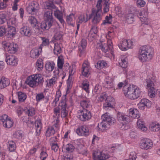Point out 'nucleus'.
Segmentation results:
<instances>
[{
	"label": "nucleus",
	"mask_w": 160,
	"mask_h": 160,
	"mask_svg": "<svg viewBox=\"0 0 160 160\" xmlns=\"http://www.w3.org/2000/svg\"><path fill=\"white\" fill-rule=\"evenodd\" d=\"M139 52L138 58L142 62L150 61L153 56V48L149 45H144L140 47Z\"/></svg>",
	"instance_id": "f257e3e1"
},
{
	"label": "nucleus",
	"mask_w": 160,
	"mask_h": 160,
	"mask_svg": "<svg viewBox=\"0 0 160 160\" xmlns=\"http://www.w3.org/2000/svg\"><path fill=\"white\" fill-rule=\"evenodd\" d=\"M45 21L40 23V27L43 30H48L53 24L54 20L51 11L46 12L44 15Z\"/></svg>",
	"instance_id": "f03ea898"
},
{
	"label": "nucleus",
	"mask_w": 160,
	"mask_h": 160,
	"mask_svg": "<svg viewBox=\"0 0 160 160\" xmlns=\"http://www.w3.org/2000/svg\"><path fill=\"white\" fill-rule=\"evenodd\" d=\"M44 81L43 77L41 74L32 75L27 78L26 80V84L31 88H35Z\"/></svg>",
	"instance_id": "7ed1b4c3"
},
{
	"label": "nucleus",
	"mask_w": 160,
	"mask_h": 160,
	"mask_svg": "<svg viewBox=\"0 0 160 160\" xmlns=\"http://www.w3.org/2000/svg\"><path fill=\"white\" fill-rule=\"evenodd\" d=\"M102 1V0H98V1L96 6L97 10H93L92 11L91 15L93 17L92 19V22L94 24L99 23L102 19V10L101 3Z\"/></svg>",
	"instance_id": "20e7f679"
},
{
	"label": "nucleus",
	"mask_w": 160,
	"mask_h": 160,
	"mask_svg": "<svg viewBox=\"0 0 160 160\" xmlns=\"http://www.w3.org/2000/svg\"><path fill=\"white\" fill-rule=\"evenodd\" d=\"M66 95H63L59 104L61 115L62 117H66L68 114V107L67 103Z\"/></svg>",
	"instance_id": "39448f33"
},
{
	"label": "nucleus",
	"mask_w": 160,
	"mask_h": 160,
	"mask_svg": "<svg viewBox=\"0 0 160 160\" xmlns=\"http://www.w3.org/2000/svg\"><path fill=\"white\" fill-rule=\"evenodd\" d=\"M134 11H135V14H137V16L139 18L142 22L146 25L148 24V12L146 10L143 9L141 11L138 10L136 9H134Z\"/></svg>",
	"instance_id": "423d86ee"
},
{
	"label": "nucleus",
	"mask_w": 160,
	"mask_h": 160,
	"mask_svg": "<svg viewBox=\"0 0 160 160\" xmlns=\"http://www.w3.org/2000/svg\"><path fill=\"white\" fill-rule=\"evenodd\" d=\"M8 116L6 114H4L0 117V122L2 124L4 127L10 128L13 124L12 120L10 118H8Z\"/></svg>",
	"instance_id": "0eeeda50"
},
{
	"label": "nucleus",
	"mask_w": 160,
	"mask_h": 160,
	"mask_svg": "<svg viewBox=\"0 0 160 160\" xmlns=\"http://www.w3.org/2000/svg\"><path fill=\"white\" fill-rule=\"evenodd\" d=\"M78 113L79 114V118L82 121H88L91 119L92 117L90 112L85 109L79 110Z\"/></svg>",
	"instance_id": "6e6552de"
},
{
	"label": "nucleus",
	"mask_w": 160,
	"mask_h": 160,
	"mask_svg": "<svg viewBox=\"0 0 160 160\" xmlns=\"http://www.w3.org/2000/svg\"><path fill=\"white\" fill-rule=\"evenodd\" d=\"M153 146L152 141L151 139L148 138L142 139L139 143L140 148L145 150L151 149Z\"/></svg>",
	"instance_id": "1a4fd4ad"
},
{
	"label": "nucleus",
	"mask_w": 160,
	"mask_h": 160,
	"mask_svg": "<svg viewBox=\"0 0 160 160\" xmlns=\"http://www.w3.org/2000/svg\"><path fill=\"white\" fill-rule=\"evenodd\" d=\"M145 83L147 85V89H148V94L151 98L155 96L156 89L153 87L154 83L150 79H146Z\"/></svg>",
	"instance_id": "9d476101"
},
{
	"label": "nucleus",
	"mask_w": 160,
	"mask_h": 160,
	"mask_svg": "<svg viewBox=\"0 0 160 160\" xmlns=\"http://www.w3.org/2000/svg\"><path fill=\"white\" fill-rule=\"evenodd\" d=\"M92 156L94 160H105L109 158V155L98 150L93 152Z\"/></svg>",
	"instance_id": "9b49d317"
},
{
	"label": "nucleus",
	"mask_w": 160,
	"mask_h": 160,
	"mask_svg": "<svg viewBox=\"0 0 160 160\" xmlns=\"http://www.w3.org/2000/svg\"><path fill=\"white\" fill-rule=\"evenodd\" d=\"M134 85H130L129 87L125 86L124 88V94L125 96L131 99H136L137 98H134L133 96L135 95L133 92Z\"/></svg>",
	"instance_id": "f8f14e48"
},
{
	"label": "nucleus",
	"mask_w": 160,
	"mask_h": 160,
	"mask_svg": "<svg viewBox=\"0 0 160 160\" xmlns=\"http://www.w3.org/2000/svg\"><path fill=\"white\" fill-rule=\"evenodd\" d=\"M26 9L27 11L29 14H34L39 10V5L37 2L33 1L28 4Z\"/></svg>",
	"instance_id": "ddd939ff"
},
{
	"label": "nucleus",
	"mask_w": 160,
	"mask_h": 160,
	"mask_svg": "<svg viewBox=\"0 0 160 160\" xmlns=\"http://www.w3.org/2000/svg\"><path fill=\"white\" fill-rule=\"evenodd\" d=\"M4 46V48L10 53H14L17 50L18 46L13 43H10L3 42L2 43Z\"/></svg>",
	"instance_id": "4468645a"
},
{
	"label": "nucleus",
	"mask_w": 160,
	"mask_h": 160,
	"mask_svg": "<svg viewBox=\"0 0 160 160\" xmlns=\"http://www.w3.org/2000/svg\"><path fill=\"white\" fill-rule=\"evenodd\" d=\"M117 119L123 126L130 122L129 117L120 112L117 114Z\"/></svg>",
	"instance_id": "2eb2a0df"
},
{
	"label": "nucleus",
	"mask_w": 160,
	"mask_h": 160,
	"mask_svg": "<svg viewBox=\"0 0 160 160\" xmlns=\"http://www.w3.org/2000/svg\"><path fill=\"white\" fill-rule=\"evenodd\" d=\"M76 132L78 135L81 136H87L89 134V128L86 125L78 127L76 129Z\"/></svg>",
	"instance_id": "dca6fc26"
},
{
	"label": "nucleus",
	"mask_w": 160,
	"mask_h": 160,
	"mask_svg": "<svg viewBox=\"0 0 160 160\" xmlns=\"http://www.w3.org/2000/svg\"><path fill=\"white\" fill-rule=\"evenodd\" d=\"M5 61L8 65L14 66L18 64V60L15 56L9 55H6Z\"/></svg>",
	"instance_id": "f3484780"
},
{
	"label": "nucleus",
	"mask_w": 160,
	"mask_h": 160,
	"mask_svg": "<svg viewBox=\"0 0 160 160\" xmlns=\"http://www.w3.org/2000/svg\"><path fill=\"white\" fill-rule=\"evenodd\" d=\"M90 67L89 62L85 61L82 65V73L83 76L88 77L90 74Z\"/></svg>",
	"instance_id": "a211bd4d"
},
{
	"label": "nucleus",
	"mask_w": 160,
	"mask_h": 160,
	"mask_svg": "<svg viewBox=\"0 0 160 160\" xmlns=\"http://www.w3.org/2000/svg\"><path fill=\"white\" fill-rule=\"evenodd\" d=\"M151 105V101L146 98L141 99L139 103L138 104L139 108L142 110L144 109L145 107H149Z\"/></svg>",
	"instance_id": "6ab92c4d"
},
{
	"label": "nucleus",
	"mask_w": 160,
	"mask_h": 160,
	"mask_svg": "<svg viewBox=\"0 0 160 160\" xmlns=\"http://www.w3.org/2000/svg\"><path fill=\"white\" fill-rule=\"evenodd\" d=\"M20 33L24 37H30L32 34V32L30 28L27 26L21 28L19 31Z\"/></svg>",
	"instance_id": "aec40b11"
},
{
	"label": "nucleus",
	"mask_w": 160,
	"mask_h": 160,
	"mask_svg": "<svg viewBox=\"0 0 160 160\" xmlns=\"http://www.w3.org/2000/svg\"><path fill=\"white\" fill-rule=\"evenodd\" d=\"M102 119L103 121L106 122L109 125H112L114 123L115 119L112 117L107 113L103 115L102 116Z\"/></svg>",
	"instance_id": "412c9836"
},
{
	"label": "nucleus",
	"mask_w": 160,
	"mask_h": 160,
	"mask_svg": "<svg viewBox=\"0 0 160 160\" xmlns=\"http://www.w3.org/2000/svg\"><path fill=\"white\" fill-rule=\"evenodd\" d=\"M113 79L110 77L107 76L104 80L103 83L104 87L107 88H113L114 87Z\"/></svg>",
	"instance_id": "4be33fe9"
},
{
	"label": "nucleus",
	"mask_w": 160,
	"mask_h": 160,
	"mask_svg": "<svg viewBox=\"0 0 160 160\" xmlns=\"http://www.w3.org/2000/svg\"><path fill=\"white\" fill-rule=\"evenodd\" d=\"M129 115L130 117L133 118L138 119L140 117L138 110L135 108H131L129 110Z\"/></svg>",
	"instance_id": "5701e85b"
},
{
	"label": "nucleus",
	"mask_w": 160,
	"mask_h": 160,
	"mask_svg": "<svg viewBox=\"0 0 160 160\" xmlns=\"http://www.w3.org/2000/svg\"><path fill=\"white\" fill-rule=\"evenodd\" d=\"M80 104L81 107L84 109L89 108L91 106L90 101L85 97L81 100Z\"/></svg>",
	"instance_id": "b1692460"
},
{
	"label": "nucleus",
	"mask_w": 160,
	"mask_h": 160,
	"mask_svg": "<svg viewBox=\"0 0 160 160\" xmlns=\"http://www.w3.org/2000/svg\"><path fill=\"white\" fill-rule=\"evenodd\" d=\"M114 98L111 96L107 97L106 101V102L103 104L104 108H112L114 104Z\"/></svg>",
	"instance_id": "393cba45"
},
{
	"label": "nucleus",
	"mask_w": 160,
	"mask_h": 160,
	"mask_svg": "<svg viewBox=\"0 0 160 160\" xmlns=\"http://www.w3.org/2000/svg\"><path fill=\"white\" fill-rule=\"evenodd\" d=\"M41 51V49L39 48L32 49L30 53V57L33 58H37L40 55Z\"/></svg>",
	"instance_id": "a878e982"
},
{
	"label": "nucleus",
	"mask_w": 160,
	"mask_h": 160,
	"mask_svg": "<svg viewBox=\"0 0 160 160\" xmlns=\"http://www.w3.org/2000/svg\"><path fill=\"white\" fill-rule=\"evenodd\" d=\"M97 47L98 48L101 50L103 52L105 53H107L110 51L109 48L107 44L102 42L98 44Z\"/></svg>",
	"instance_id": "bb28decb"
},
{
	"label": "nucleus",
	"mask_w": 160,
	"mask_h": 160,
	"mask_svg": "<svg viewBox=\"0 0 160 160\" xmlns=\"http://www.w3.org/2000/svg\"><path fill=\"white\" fill-rule=\"evenodd\" d=\"M9 80L4 77H2L0 81V88L2 89L8 86L10 84Z\"/></svg>",
	"instance_id": "cd10ccee"
},
{
	"label": "nucleus",
	"mask_w": 160,
	"mask_h": 160,
	"mask_svg": "<svg viewBox=\"0 0 160 160\" xmlns=\"http://www.w3.org/2000/svg\"><path fill=\"white\" fill-rule=\"evenodd\" d=\"M149 128L152 131H158L160 129V125L157 122H152L149 125Z\"/></svg>",
	"instance_id": "c85d7f7f"
},
{
	"label": "nucleus",
	"mask_w": 160,
	"mask_h": 160,
	"mask_svg": "<svg viewBox=\"0 0 160 160\" xmlns=\"http://www.w3.org/2000/svg\"><path fill=\"white\" fill-rule=\"evenodd\" d=\"M110 125L102 120V121L100 123L98 124V129L101 131H103L107 130Z\"/></svg>",
	"instance_id": "c756f323"
},
{
	"label": "nucleus",
	"mask_w": 160,
	"mask_h": 160,
	"mask_svg": "<svg viewBox=\"0 0 160 160\" xmlns=\"http://www.w3.org/2000/svg\"><path fill=\"white\" fill-rule=\"evenodd\" d=\"M54 15L56 18L58 19L61 23L64 24V21L63 19V14L59 10L54 11Z\"/></svg>",
	"instance_id": "7c9ffc66"
},
{
	"label": "nucleus",
	"mask_w": 160,
	"mask_h": 160,
	"mask_svg": "<svg viewBox=\"0 0 160 160\" xmlns=\"http://www.w3.org/2000/svg\"><path fill=\"white\" fill-rule=\"evenodd\" d=\"M78 152L79 154L85 156H87L88 154L87 148L82 145L79 146L78 148Z\"/></svg>",
	"instance_id": "2f4dec72"
},
{
	"label": "nucleus",
	"mask_w": 160,
	"mask_h": 160,
	"mask_svg": "<svg viewBox=\"0 0 160 160\" xmlns=\"http://www.w3.org/2000/svg\"><path fill=\"white\" fill-rule=\"evenodd\" d=\"M7 24L8 27V34L9 37H13L16 33V29L13 26H9L8 22Z\"/></svg>",
	"instance_id": "473e14b6"
},
{
	"label": "nucleus",
	"mask_w": 160,
	"mask_h": 160,
	"mask_svg": "<svg viewBox=\"0 0 160 160\" xmlns=\"http://www.w3.org/2000/svg\"><path fill=\"white\" fill-rule=\"evenodd\" d=\"M134 15L132 12L130 11L127 15L126 16V20L127 22L129 24L132 23L134 21Z\"/></svg>",
	"instance_id": "72a5a7b5"
},
{
	"label": "nucleus",
	"mask_w": 160,
	"mask_h": 160,
	"mask_svg": "<svg viewBox=\"0 0 160 160\" xmlns=\"http://www.w3.org/2000/svg\"><path fill=\"white\" fill-rule=\"evenodd\" d=\"M55 66V64L53 62H48L46 64L45 67L47 71L51 72L54 69Z\"/></svg>",
	"instance_id": "f704fd0d"
},
{
	"label": "nucleus",
	"mask_w": 160,
	"mask_h": 160,
	"mask_svg": "<svg viewBox=\"0 0 160 160\" xmlns=\"http://www.w3.org/2000/svg\"><path fill=\"white\" fill-rule=\"evenodd\" d=\"M8 148L9 151L11 152L14 151L16 149V146L15 142L12 140L8 141Z\"/></svg>",
	"instance_id": "c9c22d12"
},
{
	"label": "nucleus",
	"mask_w": 160,
	"mask_h": 160,
	"mask_svg": "<svg viewBox=\"0 0 160 160\" xmlns=\"http://www.w3.org/2000/svg\"><path fill=\"white\" fill-rule=\"evenodd\" d=\"M41 122L40 121H36L35 123L36 127V133L37 135H39L41 129Z\"/></svg>",
	"instance_id": "e433bc0d"
},
{
	"label": "nucleus",
	"mask_w": 160,
	"mask_h": 160,
	"mask_svg": "<svg viewBox=\"0 0 160 160\" xmlns=\"http://www.w3.org/2000/svg\"><path fill=\"white\" fill-rule=\"evenodd\" d=\"M62 52L61 43H56L54 44V54L58 55Z\"/></svg>",
	"instance_id": "4c0bfd02"
},
{
	"label": "nucleus",
	"mask_w": 160,
	"mask_h": 160,
	"mask_svg": "<svg viewBox=\"0 0 160 160\" xmlns=\"http://www.w3.org/2000/svg\"><path fill=\"white\" fill-rule=\"evenodd\" d=\"M107 64L106 61L104 60L98 61L96 65V67L98 69H101L107 66Z\"/></svg>",
	"instance_id": "58836bf2"
},
{
	"label": "nucleus",
	"mask_w": 160,
	"mask_h": 160,
	"mask_svg": "<svg viewBox=\"0 0 160 160\" xmlns=\"http://www.w3.org/2000/svg\"><path fill=\"white\" fill-rule=\"evenodd\" d=\"M55 130H54V127H49L46 131L45 135L47 137H50L55 133Z\"/></svg>",
	"instance_id": "ea45409f"
},
{
	"label": "nucleus",
	"mask_w": 160,
	"mask_h": 160,
	"mask_svg": "<svg viewBox=\"0 0 160 160\" xmlns=\"http://www.w3.org/2000/svg\"><path fill=\"white\" fill-rule=\"evenodd\" d=\"M127 40L122 41V42L118 45L119 48L122 51H126L128 49Z\"/></svg>",
	"instance_id": "a19ab883"
},
{
	"label": "nucleus",
	"mask_w": 160,
	"mask_h": 160,
	"mask_svg": "<svg viewBox=\"0 0 160 160\" xmlns=\"http://www.w3.org/2000/svg\"><path fill=\"white\" fill-rule=\"evenodd\" d=\"M64 58L62 56L60 55L58 58L57 65L59 69H62L64 63Z\"/></svg>",
	"instance_id": "79ce46f5"
},
{
	"label": "nucleus",
	"mask_w": 160,
	"mask_h": 160,
	"mask_svg": "<svg viewBox=\"0 0 160 160\" xmlns=\"http://www.w3.org/2000/svg\"><path fill=\"white\" fill-rule=\"evenodd\" d=\"M137 126L139 128L143 131H146L147 127L144 125V122L140 119L138 120L137 121Z\"/></svg>",
	"instance_id": "37998d69"
},
{
	"label": "nucleus",
	"mask_w": 160,
	"mask_h": 160,
	"mask_svg": "<svg viewBox=\"0 0 160 160\" xmlns=\"http://www.w3.org/2000/svg\"><path fill=\"white\" fill-rule=\"evenodd\" d=\"M133 90V92L135 94V95L133 96L134 98H138L141 95L142 92L141 90L137 86L134 85Z\"/></svg>",
	"instance_id": "c03bdc74"
},
{
	"label": "nucleus",
	"mask_w": 160,
	"mask_h": 160,
	"mask_svg": "<svg viewBox=\"0 0 160 160\" xmlns=\"http://www.w3.org/2000/svg\"><path fill=\"white\" fill-rule=\"evenodd\" d=\"M17 93L19 101L21 102H24L27 98L26 95L22 92H18Z\"/></svg>",
	"instance_id": "a18cd8bd"
},
{
	"label": "nucleus",
	"mask_w": 160,
	"mask_h": 160,
	"mask_svg": "<svg viewBox=\"0 0 160 160\" xmlns=\"http://www.w3.org/2000/svg\"><path fill=\"white\" fill-rule=\"evenodd\" d=\"M43 60L41 58L38 59L36 62V67L38 71L42 70L43 67Z\"/></svg>",
	"instance_id": "49530a36"
},
{
	"label": "nucleus",
	"mask_w": 160,
	"mask_h": 160,
	"mask_svg": "<svg viewBox=\"0 0 160 160\" xmlns=\"http://www.w3.org/2000/svg\"><path fill=\"white\" fill-rule=\"evenodd\" d=\"M127 59L126 58L122 57L119 61L120 65L123 68H126L128 66Z\"/></svg>",
	"instance_id": "de8ad7c7"
},
{
	"label": "nucleus",
	"mask_w": 160,
	"mask_h": 160,
	"mask_svg": "<svg viewBox=\"0 0 160 160\" xmlns=\"http://www.w3.org/2000/svg\"><path fill=\"white\" fill-rule=\"evenodd\" d=\"M42 41V44L39 47L41 49H42L43 46H46L48 45L49 44V39L45 37H41Z\"/></svg>",
	"instance_id": "09e8293b"
},
{
	"label": "nucleus",
	"mask_w": 160,
	"mask_h": 160,
	"mask_svg": "<svg viewBox=\"0 0 160 160\" xmlns=\"http://www.w3.org/2000/svg\"><path fill=\"white\" fill-rule=\"evenodd\" d=\"M89 82L87 80H84L82 83V89L84 90L88 93L89 92Z\"/></svg>",
	"instance_id": "8fccbe9b"
},
{
	"label": "nucleus",
	"mask_w": 160,
	"mask_h": 160,
	"mask_svg": "<svg viewBox=\"0 0 160 160\" xmlns=\"http://www.w3.org/2000/svg\"><path fill=\"white\" fill-rule=\"evenodd\" d=\"M104 7L103 8V12L102 13H105L108 12L109 10V3L108 2V0H105L104 1V3L103 4Z\"/></svg>",
	"instance_id": "3c124183"
},
{
	"label": "nucleus",
	"mask_w": 160,
	"mask_h": 160,
	"mask_svg": "<svg viewBox=\"0 0 160 160\" xmlns=\"http://www.w3.org/2000/svg\"><path fill=\"white\" fill-rule=\"evenodd\" d=\"M128 82L127 80H125L124 82H119L117 85L118 88H117V89H121L123 87V92L124 93V87L125 86H127V87H129L130 85L128 84Z\"/></svg>",
	"instance_id": "603ef678"
},
{
	"label": "nucleus",
	"mask_w": 160,
	"mask_h": 160,
	"mask_svg": "<svg viewBox=\"0 0 160 160\" xmlns=\"http://www.w3.org/2000/svg\"><path fill=\"white\" fill-rule=\"evenodd\" d=\"M75 19V15L73 13L70 14L67 17L66 21L68 24L72 25L71 23Z\"/></svg>",
	"instance_id": "864d4df0"
},
{
	"label": "nucleus",
	"mask_w": 160,
	"mask_h": 160,
	"mask_svg": "<svg viewBox=\"0 0 160 160\" xmlns=\"http://www.w3.org/2000/svg\"><path fill=\"white\" fill-rule=\"evenodd\" d=\"M112 16L111 14H109V16H107L105 17V20L103 21L102 25H106L107 24H110L111 23L110 21Z\"/></svg>",
	"instance_id": "5fc2aeb1"
},
{
	"label": "nucleus",
	"mask_w": 160,
	"mask_h": 160,
	"mask_svg": "<svg viewBox=\"0 0 160 160\" xmlns=\"http://www.w3.org/2000/svg\"><path fill=\"white\" fill-rule=\"evenodd\" d=\"M29 22L32 27H35L37 26V21L36 19L34 17H29Z\"/></svg>",
	"instance_id": "6e6d98bb"
},
{
	"label": "nucleus",
	"mask_w": 160,
	"mask_h": 160,
	"mask_svg": "<svg viewBox=\"0 0 160 160\" xmlns=\"http://www.w3.org/2000/svg\"><path fill=\"white\" fill-rule=\"evenodd\" d=\"M22 131L21 130H18L13 134L14 138L17 139H21L22 138Z\"/></svg>",
	"instance_id": "4d7b16f0"
},
{
	"label": "nucleus",
	"mask_w": 160,
	"mask_h": 160,
	"mask_svg": "<svg viewBox=\"0 0 160 160\" xmlns=\"http://www.w3.org/2000/svg\"><path fill=\"white\" fill-rule=\"evenodd\" d=\"M44 6L45 9L51 10L55 8V5L53 3H50L48 2H45Z\"/></svg>",
	"instance_id": "13d9d810"
},
{
	"label": "nucleus",
	"mask_w": 160,
	"mask_h": 160,
	"mask_svg": "<svg viewBox=\"0 0 160 160\" xmlns=\"http://www.w3.org/2000/svg\"><path fill=\"white\" fill-rule=\"evenodd\" d=\"M88 20L87 18L85 19V17L84 15H81L79 16L78 19L77 20V22L81 24L83 22H87Z\"/></svg>",
	"instance_id": "bf43d9fd"
},
{
	"label": "nucleus",
	"mask_w": 160,
	"mask_h": 160,
	"mask_svg": "<svg viewBox=\"0 0 160 160\" xmlns=\"http://www.w3.org/2000/svg\"><path fill=\"white\" fill-rule=\"evenodd\" d=\"M74 146L71 144H68L65 147V149L68 152H72L74 151Z\"/></svg>",
	"instance_id": "052dcab7"
},
{
	"label": "nucleus",
	"mask_w": 160,
	"mask_h": 160,
	"mask_svg": "<svg viewBox=\"0 0 160 160\" xmlns=\"http://www.w3.org/2000/svg\"><path fill=\"white\" fill-rule=\"evenodd\" d=\"M60 96L61 95H60L59 92H57L55 98L54 100L52 103L53 106L55 107L56 106L57 102L59 100V98L60 97Z\"/></svg>",
	"instance_id": "680f3d73"
},
{
	"label": "nucleus",
	"mask_w": 160,
	"mask_h": 160,
	"mask_svg": "<svg viewBox=\"0 0 160 160\" xmlns=\"http://www.w3.org/2000/svg\"><path fill=\"white\" fill-rule=\"evenodd\" d=\"M59 121L58 118H57L55 119L54 120L55 123L53 126H52V127H54V130H55V131H57L59 129V125L58 124Z\"/></svg>",
	"instance_id": "e2e57ef3"
},
{
	"label": "nucleus",
	"mask_w": 160,
	"mask_h": 160,
	"mask_svg": "<svg viewBox=\"0 0 160 160\" xmlns=\"http://www.w3.org/2000/svg\"><path fill=\"white\" fill-rule=\"evenodd\" d=\"M56 80L57 78L56 77H52L49 80L48 82L47 83L48 86L49 87L53 86L55 84Z\"/></svg>",
	"instance_id": "0e129e2a"
},
{
	"label": "nucleus",
	"mask_w": 160,
	"mask_h": 160,
	"mask_svg": "<svg viewBox=\"0 0 160 160\" xmlns=\"http://www.w3.org/2000/svg\"><path fill=\"white\" fill-rule=\"evenodd\" d=\"M72 156L71 154L66 153L63 155L62 159L63 160H72Z\"/></svg>",
	"instance_id": "69168bd1"
},
{
	"label": "nucleus",
	"mask_w": 160,
	"mask_h": 160,
	"mask_svg": "<svg viewBox=\"0 0 160 160\" xmlns=\"http://www.w3.org/2000/svg\"><path fill=\"white\" fill-rule=\"evenodd\" d=\"M108 97L107 95L106 94V93L104 92L102 93L100 95V97L98 98V100L100 102H102L104 100L106 101V99Z\"/></svg>",
	"instance_id": "338daca9"
},
{
	"label": "nucleus",
	"mask_w": 160,
	"mask_h": 160,
	"mask_svg": "<svg viewBox=\"0 0 160 160\" xmlns=\"http://www.w3.org/2000/svg\"><path fill=\"white\" fill-rule=\"evenodd\" d=\"M48 156V154L46 151H42L40 153V158L41 160H45Z\"/></svg>",
	"instance_id": "774afa93"
}]
</instances>
